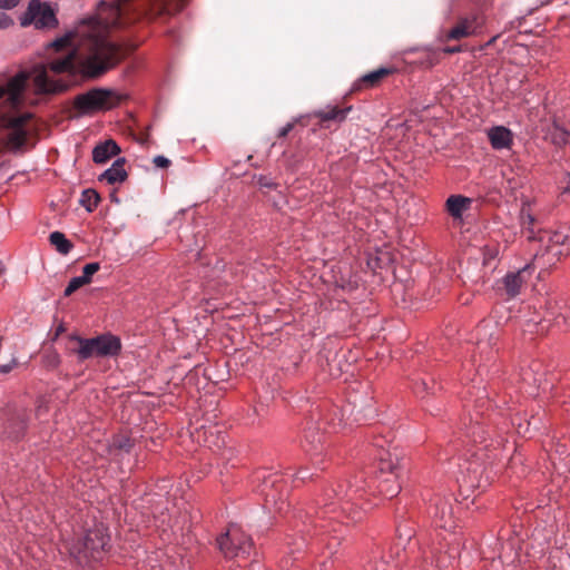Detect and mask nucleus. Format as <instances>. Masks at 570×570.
<instances>
[{
	"instance_id": "nucleus-1",
	"label": "nucleus",
	"mask_w": 570,
	"mask_h": 570,
	"mask_svg": "<svg viewBox=\"0 0 570 570\" xmlns=\"http://www.w3.org/2000/svg\"><path fill=\"white\" fill-rule=\"evenodd\" d=\"M188 0H114L101 1L97 14L83 21L77 33L83 39L78 52L72 35L60 37L48 45L45 58L30 71H21L30 79L38 95H55L67 90L71 78L81 75L97 79L118 66L135 46L121 45L107 38L112 29H124L144 18L156 19L179 12Z\"/></svg>"
},
{
	"instance_id": "nucleus-2",
	"label": "nucleus",
	"mask_w": 570,
	"mask_h": 570,
	"mask_svg": "<svg viewBox=\"0 0 570 570\" xmlns=\"http://www.w3.org/2000/svg\"><path fill=\"white\" fill-rule=\"evenodd\" d=\"M458 554V546L449 542H424L419 547L417 554L402 570H444L454 564Z\"/></svg>"
},
{
	"instance_id": "nucleus-3",
	"label": "nucleus",
	"mask_w": 570,
	"mask_h": 570,
	"mask_svg": "<svg viewBox=\"0 0 570 570\" xmlns=\"http://www.w3.org/2000/svg\"><path fill=\"white\" fill-rule=\"evenodd\" d=\"M70 352L76 354L79 361L91 357L116 356L121 350L120 340L112 334H101L92 338H83L76 334L69 336Z\"/></svg>"
},
{
	"instance_id": "nucleus-4",
	"label": "nucleus",
	"mask_w": 570,
	"mask_h": 570,
	"mask_svg": "<svg viewBox=\"0 0 570 570\" xmlns=\"http://www.w3.org/2000/svg\"><path fill=\"white\" fill-rule=\"evenodd\" d=\"M125 98L114 89L94 88L75 97L73 109L77 116L94 115L116 108Z\"/></svg>"
},
{
	"instance_id": "nucleus-5",
	"label": "nucleus",
	"mask_w": 570,
	"mask_h": 570,
	"mask_svg": "<svg viewBox=\"0 0 570 570\" xmlns=\"http://www.w3.org/2000/svg\"><path fill=\"white\" fill-rule=\"evenodd\" d=\"M108 544L109 535L106 533V528L99 524L88 530L83 539L73 543L69 550L80 562L90 559L99 560L102 558Z\"/></svg>"
},
{
	"instance_id": "nucleus-6",
	"label": "nucleus",
	"mask_w": 570,
	"mask_h": 570,
	"mask_svg": "<svg viewBox=\"0 0 570 570\" xmlns=\"http://www.w3.org/2000/svg\"><path fill=\"white\" fill-rule=\"evenodd\" d=\"M366 481L363 475L355 476L354 482L340 483L336 489H333V494L341 502V510L348 513L352 521L357 522L362 520L361 512L354 511L353 507L357 504V500L363 498L366 492ZM368 488H371L368 485Z\"/></svg>"
},
{
	"instance_id": "nucleus-7",
	"label": "nucleus",
	"mask_w": 570,
	"mask_h": 570,
	"mask_svg": "<svg viewBox=\"0 0 570 570\" xmlns=\"http://www.w3.org/2000/svg\"><path fill=\"white\" fill-rule=\"evenodd\" d=\"M217 546L227 559H245L250 554L253 541L240 528L232 525L226 533L217 538Z\"/></svg>"
},
{
	"instance_id": "nucleus-8",
	"label": "nucleus",
	"mask_w": 570,
	"mask_h": 570,
	"mask_svg": "<svg viewBox=\"0 0 570 570\" xmlns=\"http://www.w3.org/2000/svg\"><path fill=\"white\" fill-rule=\"evenodd\" d=\"M3 125L9 130L7 135V145L11 149H20L27 142L29 135L33 131L30 124L31 114H22L18 116L7 115V111L0 110Z\"/></svg>"
},
{
	"instance_id": "nucleus-9",
	"label": "nucleus",
	"mask_w": 570,
	"mask_h": 570,
	"mask_svg": "<svg viewBox=\"0 0 570 570\" xmlns=\"http://www.w3.org/2000/svg\"><path fill=\"white\" fill-rule=\"evenodd\" d=\"M385 456L380 458L376 490L384 498L392 499L400 492V484L397 482V470L400 468L399 459L395 456V461L392 459L390 452Z\"/></svg>"
},
{
	"instance_id": "nucleus-10",
	"label": "nucleus",
	"mask_w": 570,
	"mask_h": 570,
	"mask_svg": "<svg viewBox=\"0 0 570 570\" xmlns=\"http://www.w3.org/2000/svg\"><path fill=\"white\" fill-rule=\"evenodd\" d=\"M538 240L544 245L541 255H547L548 262L553 258L558 261L570 253L569 246L566 245V242L570 243V226H562L556 232L539 230Z\"/></svg>"
},
{
	"instance_id": "nucleus-11",
	"label": "nucleus",
	"mask_w": 570,
	"mask_h": 570,
	"mask_svg": "<svg viewBox=\"0 0 570 570\" xmlns=\"http://www.w3.org/2000/svg\"><path fill=\"white\" fill-rule=\"evenodd\" d=\"M532 275L530 265L514 272H509L497 282L495 292L505 299L517 297Z\"/></svg>"
},
{
	"instance_id": "nucleus-12",
	"label": "nucleus",
	"mask_w": 570,
	"mask_h": 570,
	"mask_svg": "<svg viewBox=\"0 0 570 570\" xmlns=\"http://www.w3.org/2000/svg\"><path fill=\"white\" fill-rule=\"evenodd\" d=\"M428 513L435 528L452 530L456 525L453 507L449 498L435 495L431 500Z\"/></svg>"
},
{
	"instance_id": "nucleus-13",
	"label": "nucleus",
	"mask_w": 570,
	"mask_h": 570,
	"mask_svg": "<svg viewBox=\"0 0 570 570\" xmlns=\"http://www.w3.org/2000/svg\"><path fill=\"white\" fill-rule=\"evenodd\" d=\"M481 413L476 411L475 419L471 416L470 419V426L468 430V435L473 439V442L475 443H483L487 441V435H490L491 433H497V436L500 439L497 441L498 444H501L503 442L502 433L508 431V423L497 422L495 417L491 415L489 417V423L487 425V430L482 426L483 423L479 422V416Z\"/></svg>"
},
{
	"instance_id": "nucleus-14",
	"label": "nucleus",
	"mask_w": 570,
	"mask_h": 570,
	"mask_svg": "<svg viewBox=\"0 0 570 570\" xmlns=\"http://www.w3.org/2000/svg\"><path fill=\"white\" fill-rule=\"evenodd\" d=\"M461 474L460 487L465 490H484L490 484V478L485 475V468L479 459L465 462Z\"/></svg>"
},
{
	"instance_id": "nucleus-15",
	"label": "nucleus",
	"mask_w": 570,
	"mask_h": 570,
	"mask_svg": "<svg viewBox=\"0 0 570 570\" xmlns=\"http://www.w3.org/2000/svg\"><path fill=\"white\" fill-rule=\"evenodd\" d=\"M29 415L26 410H13L7 414V417L1 423V435L11 441L20 440L26 432Z\"/></svg>"
},
{
	"instance_id": "nucleus-16",
	"label": "nucleus",
	"mask_w": 570,
	"mask_h": 570,
	"mask_svg": "<svg viewBox=\"0 0 570 570\" xmlns=\"http://www.w3.org/2000/svg\"><path fill=\"white\" fill-rule=\"evenodd\" d=\"M482 23L483 21L479 13L460 17L455 26L444 35V40H461L473 36L481 28Z\"/></svg>"
},
{
	"instance_id": "nucleus-17",
	"label": "nucleus",
	"mask_w": 570,
	"mask_h": 570,
	"mask_svg": "<svg viewBox=\"0 0 570 570\" xmlns=\"http://www.w3.org/2000/svg\"><path fill=\"white\" fill-rule=\"evenodd\" d=\"M324 440L325 434L320 432V429L316 426H308L304 432L302 446L304 451L311 455L315 464L318 463L316 460L317 456L324 451Z\"/></svg>"
},
{
	"instance_id": "nucleus-18",
	"label": "nucleus",
	"mask_w": 570,
	"mask_h": 570,
	"mask_svg": "<svg viewBox=\"0 0 570 570\" xmlns=\"http://www.w3.org/2000/svg\"><path fill=\"white\" fill-rule=\"evenodd\" d=\"M29 13L36 28H52L58 23L53 10L48 6L30 4Z\"/></svg>"
},
{
	"instance_id": "nucleus-19",
	"label": "nucleus",
	"mask_w": 570,
	"mask_h": 570,
	"mask_svg": "<svg viewBox=\"0 0 570 570\" xmlns=\"http://www.w3.org/2000/svg\"><path fill=\"white\" fill-rule=\"evenodd\" d=\"M499 330L490 322H482L476 328V345L482 352L485 347H493L499 341Z\"/></svg>"
},
{
	"instance_id": "nucleus-20",
	"label": "nucleus",
	"mask_w": 570,
	"mask_h": 570,
	"mask_svg": "<svg viewBox=\"0 0 570 570\" xmlns=\"http://www.w3.org/2000/svg\"><path fill=\"white\" fill-rule=\"evenodd\" d=\"M488 137L494 149L510 148L512 145V132L503 126L491 128Z\"/></svg>"
},
{
	"instance_id": "nucleus-21",
	"label": "nucleus",
	"mask_w": 570,
	"mask_h": 570,
	"mask_svg": "<svg viewBox=\"0 0 570 570\" xmlns=\"http://www.w3.org/2000/svg\"><path fill=\"white\" fill-rule=\"evenodd\" d=\"M125 159L118 158L110 168L105 170L100 176V181H107L108 184L122 183L127 179V171L124 168Z\"/></svg>"
},
{
	"instance_id": "nucleus-22",
	"label": "nucleus",
	"mask_w": 570,
	"mask_h": 570,
	"mask_svg": "<svg viewBox=\"0 0 570 570\" xmlns=\"http://www.w3.org/2000/svg\"><path fill=\"white\" fill-rule=\"evenodd\" d=\"M119 153V146L114 140H107L94 148L92 159L96 164H105L112 156H116Z\"/></svg>"
},
{
	"instance_id": "nucleus-23",
	"label": "nucleus",
	"mask_w": 570,
	"mask_h": 570,
	"mask_svg": "<svg viewBox=\"0 0 570 570\" xmlns=\"http://www.w3.org/2000/svg\"><path fill=\"white\" fill-rule=\"evenodd\" d=\"M471 199L461 195H452L445 202L448 213L455 219L461 218L463 213L471 206Z\"/></svg>"
},
{
	"instance_id": "nucleus-24",
	"label": "nucleus",
	"mask_w": 570,
	"mask_h": 570,
	"mask_svg": "<svg viewBox=\"0 0 570 570\" xmlns=\"http://www.w3.org/2000/svg\"><path fill=\"white\" fill-rule=\"evenodd\" d=\"M351 110V107L340 108L338 106L326 107L325 109L315 110L313 116L320 119L321 124H325L327 121H343L346 118L347 112Z\"/></svg>"
},
{
	"instance_id": "nucleus-25",
	"label": "nucleus",
	"mask_w": 570,
	"mask_h": 570,
	"mask_svg": "<svg viewBox=\"0 0 570 570\" xmlns=\"http://www.w3.org/2000/svg\"><path fill=\"white\" fill-rule=\"evenodd\" d=\"M549 314L557 325L561 323L570 325V305L566 301L554 302L550 306Z\"/></svg>"
},
{
	"instance_id": "nucleus-26",
	"label": "nucleus",
	"mask_w": 570,
	"mask_h": 570,
	"mask_svg": "<svg viewBox=\"0 0 570 570\" xmlns=\"http://www.w3.org/2000/svg\"><path fill=\"white\" fill-rule=\"evenodd\" d=\"M391 70L387 68H380L375 71L364 75L356 83L355 88H373L380 83V81L389 76Z\"/></svg>"
},
{
	"instance_id": "nucleus-27",
	"label": "nucleus",
	"mask_w": 570,
	"mask_h": 570,
	"mask_svg": "<svg viewBox=\"0 0 570 570\" xmlns=\"http://www.w3.org/2000/svg\"><path fill=\"white\" fill-rule=\"evenodd\" d=\"M371 402H372V399H367L365 405L357 404L356 400H354L350 403V406H351L350 413H351V415L354 416V421L360 422L362 420H366V419L373 416L374 410L371 405Z\"/></svg>"
},
{
	"instance_id": "nucleus-28",
	"label": "nucleus",
	"mask_w": 570,
	"mask_h": 570,
	"mask_svg": "<svg viewBox=\"0 0 570 570\" xmlns=\"http://www.w3.org/2000/svg\"><path fill=\"white\" fill-rule=\"evenodd\" d=\"M534 223H535L534 216L529 210L522 209V212H521L522 233L529 240L538 239V236L534 230Z\"/></svg>"
},
{
	"instance_id": "nucleus-29",
	"label": "nucleus",
	"mask_w": 570,
	"mask_h": 570,
	"mask_svg": "<svg viewBox=\"0 0 570 570\" xmlns=\"http://www.w3.org/2000/svg\"><path fill=\"white\" fill-rule=\"evenodd\" d=\"M49 240L50 244L62 255H67L73 247L72 243L60 232L51 233Z\"/></svg>"
},
{
	"instance_id": "nucleus-30",
	"label": "nucleus",
	"mask_w": 570,
	"mask_h": 570,
	"mask_svg": "<svg viewBox=\"0 0 570 570\" xmlns=\"http://www.w3.org/2000/svg\"><path fill=\"white\" fill-rule=\"evenodd\" d=\"M265 504L269 509L282 513L286 505L285 497L282 493H277L276 490H269L265 492Z\"/></svg>"
},
{
	"instance_id": "nucleus-31",
	"label": "nucleus",
	"mask_w": 570,
	"mask_h": 570,
	"mask_svg": "<svg viewBox=\"0 0 570 570\" xmlns=\"http://www.w3.org/2000/svg\"><path fill=\"white\" fill-rule=\"evenodd\" d=\"M540 419L537 416H532L531 420H527L525 423L521 422L519 416L512 419L511 424L515 428V432L519 435H527L530 431V426H533L534 430L539 429Z\"/></svg>"
},
{
	"instance_id": "nucleus-32",
	"label": "nucleus",
	"mask_w": 570,
	"mask_h": 570,
	"mask_svg": "<svg viewBox=\"0 0 570 570\" xmlns=\"http://www.w3.org/2000/svg\"><path fill=\"white\" fill-rule=\"evenodd\" d=\"M100 202V196L95 189H85L81 193L80 204L88 210L92 212L96 209Z\"/></svg>"
},
{
	"instance_id": "nucleus-33",
	"label": "nucleus",
	"mask_w": 570,
	"mask_h": 570,
	"mask_svg": "<svg viewBox=\"0 0 570 570\" xmlns=\"http://www.w3.org/2000/svg\"><path fill=\"white\" fill-rule=\"evenodd\" d=\"M396 567V563H390L384 558H381L370 561L365 570H394Z\"/></svg>"
},
{
	"instance_id": "nucleus-34",
	"label": "nucleus",
	"mask_w": 570,
	"mask_h": 570,
	"mask_svg": "<svg viewBox=\"0 0 570 570\" xmlns=\"http://www.w3.org/2000/svg\"><path fill=\"white\" fill-rule=\"evenodd\" d=\"M132 444L134 443H132L131 439L126 435H117L114 438V441H112V446L116 450L124 451L126 453H128L131 450Z\"/></svg>"
},
{
	"instance_id": "nucleus-35",
	"label": "nucleus",
	"mask_w": 570,
	"mask_h": 570,
	"mask_svg": "<svg viewBox=\"0 0 570 570\" xmlns=\"http://www.w3.org/2000/svg\"><path fill=\"white\" fill-rule=\"evenodd\" d=\"M552 139L557 145H566L570 142V132L560 127H556L552 132Z\"/></svg>"
},
{
	"instance_id": "nucleus-36",
	"label": "nucleus",
	"mask_w": 570,
	"mask_h": 570,
	"mask_svg": "<svg viewBox=\"0 0 570 570\" xmlns=\"http://www.w3.org/2000/svg\"><path fill=\"white\" fill-rule=\"evenodd\" d=\"M100 269L99 263L86 264L82 268V275L80 276L86 281L87 284L91 282V276Z\"/></svg>"
},
{
	"instance_id": "nucleus-37",
	"label": "nucleus",
	"mask_w": 570,
	"mask_h": 570,
	"mask_svg": "<svg viewBox=\"0 0 570 570\" xmlns=\"http://www.w3.org/2000/svg\"><path fill=\"white\" fill-rule=\"evenodd\" d=\"M86 281L82 279L80 276H77V277H73L68 286L66 287L65 289V296H70L71 294H73L77 289H79L80 287H82L83 285H86Z\"/></svg>"
},
{
	"instance_id": "nucleus-38",
	"label": "nucleus",
	"mask_w": 570,
	"mask_h": 570,
	"mask_svg": "<svg viewBox=\"0 0 570 570\" xmlns=\"http://www.w3.org/2000/svg\"><path fill=\"white\" fill-rule=\"evenodd\" d=\"M434 386H435L434 383L432 384V386H430V384L426 380H421L420 382H417L415 384V392L417 394L434 393Z\"/></svg>"
},
{
	"instance_id": "nucleus-39",
	"label": "nucleus",
	"mask_w": 570,
	"mask_h": 570,
	"mask_svg": "<svg viewBox=\"0 0 570 570\" xmlns=\"http://www.w3.org/2000/svg\"><path fill=\"white\" fill-rule=\"evenodd\" d=\"M257 184L259 187L262 188H268V189H273V188H276V184L272 180V178L267 177V176H263L261 175L258 178H257Z\"/></svg>"
},
{
	"instance_id": "nucleus-40",
	"label": "nucleus",
	"mask_w": 570,
	"mask_h": 570,
	"mask_svg": "<svg viewBox=\"0 0 570 570\" xmlns=\"http://www.w3.org/2000/svg\"><path fill=\"white\" fill-rule=\"evenodd\" d=\"M153 163L158 168H167L170 165V160L164 156H156Z\"/></svg>"
},
{
	"instance_id": "nucleus-41",
	"label": "nucleus",
	"mask_w": 570,
	"mask_h": 570,
	"mask_svg": "<svg viewBox=\"0 0 570 570\" xmlns=\"http://www.w3.org/2000/svg\"><path fill=\"white\" fill-rule=\"evenodd\" d=\"M12 23V19L7 13L0 12V29H6Z\"/></svg>"
},
{
	"instance_id": "nucleus-42",
	"label": "nucleus",
	"mask_w": 570,
	"mask_h": 570,
	"mask_svg": "<svg viewBox=\"0 0 570 570\" xmlns=\"http://www.w3.org/2000/svg\"><path fill=\"white\" fill-rule=\"evenodd\" d=\"M295 121L288 122L286 126L279 129L277 137L285 138L294 128Z\"/></svg>"
},
{
	"instance_id": "nucleus-43",
	"label": "nucleus",
	"mask_w": 570,
	"mask_h": 570,
	"mask_svg": "<svg viewBox=\"0 0 570 570\" xmlns=\"http://www.w3.org/2000/svg\"><path fill=\"white\" fill-rule=\"evenodd\" d=\"M16 366H17V360L12 358L7 364H0V372L7 374V373L11 372Z\"/></svg>"
},
{
	"instance_id": "nucleus-44",
	"label": "nucleus",
	"mask_w": 570,
	"mask_h": 570,
	"mask_svg": "<svg viewBox=\"0 0 570 570\" xmlns=\"http://www.w3.org/2000/svg\"><path fill=\"white\" fill-rule=\"evenodd\" d=\"M20 0H0V8L11 9L14 8Z\"/></svg>"
},
{
	"instance_id": "nucleus-45",
	"label": "nucleus",
	"mask_w": 570,
	"mask_h": 570,
	"mask_svg": "<svg viewBox=\"0 0 570 570\" xmlns=\"http://www.w3.org/2000/svg\"><path fill=\"white\" fill-rule=\"evenodd\" d=\"M463 50L462 46H453V47H444L442 51L446 55H453L461 52Z\"/></svg>"
},
{
	"instance_id": "nucleus-46",
	"label": "nucleus",
	"mask_w": 570,
	"mask_h": 570,
	"mask_svg": "<svg viewBox=\"0 0 570 570\" xmlns=\"http://www.w3.org/2000/svg\"><path fill=\"white\" fill-rule=\"evenodd\" d=\"M311 476H312V475H309V474L307 473V470H306V469H299V470H298V472H297V474H296V478H297V479H299V480H302V481H304V480H306V479H309Z\"/></svg>"
},
{
	"instance_id": "nucleus-47",
	"label": "nucleus",
	"mask_w": 570,
	"mask_h": 570,
	"mask_svg": "<svg viewBox=\"0 0 570 570\" xmlns=\"http://www.w3.org/2000/svg\"><path fill=\"white\" fill-rule=\"evenodd\" d=\"M66 331L65 326L62 324H60L57 330H56V334H55V337H58L60 334H62L63 332Z\"/></svg>"
},
{
	"instance_id": "nucleus-48",
	"label": "nucleus",
	"mask_w": 570,
	"mask_h": 570,
	"mask_svg": "<svg viewBox=\"0 0 570 570\" xmlns=\"http://www.w3.org/2000/svg\"><path fill=\"white\" fill-rule=\"evenodd\" d=\"M294 546L296 547V550H301L303 547H305V540L301 539L298 542H295Z\"/></svg>"
},
{
	"instance_id": "nucleus-49",
	"label": "nucleus",
	"mask_w": 570,
	"mask_h": 570,
	"mask_svg": "<svg viewBox=\"0 0 570 570\" xmlns=\"http://www.w3.org/2000/svg\"><path fill=\"white\" fill-rule=\"evenodd\" d=\"M147 139H148V132L144 134V136H141V137L138 139V141H139L141 145H144V144H146Z\"/></svg>"
},
{
	"instance_id": "nucleus-50",
	"label": "nucleus",
	"mask_w": 570,
	"mask_h": 570,
	"mask_svg": "<svg viewBox=\"0 0 570 570\" xmlns=\"http://www.w3.org/2000/svg\"><path fill=\"white\" fill-rule=\"evenodd\" d=\"M320 528L323 530V532H330V524H320Z\"/></svg>"
},
{
	"instance_id": "nucleus-51",
	"label": "nucleus",
	"mask_w": 570,
	"mask_h": 570,
	"mask_svg": "<svg viewBox=\"0 0 570 570\" xmlns=\"http://www.w3.org/2000/svg\"><path fill=\"white\" fill-rule=\"evenodd\" d=\"M6 266L4 264L0 261V276L3 275L6 273Z\"/></svg>"
},
{
	"instance_id": "nucleus-52",
	"label": "nucleus",
	"mask_w": 570,
	"mask_h": 570,
	"mask_svg": "<svg viewBox=\"0 0 570 570\" xmlns=\"http://www.w3.org/2000/svg\"><path fill=\"white\" fill-rule=\"evenodd\" d=\"M52 363H53L55 365H57V364L59 363V356H58L57 354H55V355L52 356Z\"/></svg>"
},
{
	"instance_id": "nucleus-53",
	"label": "nucleus",
	"mask_w": 570,
	"mask_h": 570,
	"mask_svg": "<svg viewBox=\"0 0 570 570\" xmlns=\"http://www.w3.org/2000/svg\"><path fill=\"white\" fill-rule=\"evenodd\" d=\"M256 568H257V569H259V568H261L259 563H252V566H250V570H255Z\"/></svg>"
},
{
	"instance_id": "nucleus-54",
	"label": "nucleus",
	"mask_w": 570,
	"mask_h": 570,
	"mask_svg": "<svg viewBox=\"0 0 570 570\" xmlns=\"http://www.w3.org/2000/svg\"><path fill=\"white\" fill-rule=\"evenodd\" d=\"M498 37H499V36H495V37L491 38V39L489 40V42H488V46H490V45L494 43V41L498 39Z\"/></svg>"
},
{
	"instance_id": "nucleus-55",
	"label": "nucleus",
	"mask_w": 570,
	"mask_h": 570,
	"mask_svg": "<svg viewBox=\"0 0 570 570\" xmlns=\"http://www.w3.org/2000/svg\"><path fill=\"white\" fill-rule=\"evenodd\" d=\"M399 531H401V530L399 529ZM403 535H405L407 539H411V533H410V532H409V533H405V534H403L402 532H400V538H402Z\"/></svg>"
},
{
	"instance_id": "nucleus-56",
	"label": "nucleus",
	"mask_w": 570,
	"mask_h": 570,
	"mask_svg": "<svg viewBox=\"0 0 570 570\" xmlns=\"http://www.w3.org/2000/svg\"><path fill=\"white\" fill-rule=\"evenodd\" d=\"M331 512H335V509L333 508V509H331V510H325V511H324V514H327V513H331Z\"/></svg>"
}]
</instances>
